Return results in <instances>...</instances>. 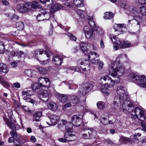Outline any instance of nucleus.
I'll use <instances>...</instances> for the list:
<instances>
[{"label": "nucleus", "instance_id": "8", "mask_svg": "<svg viewBox=\"0 0 146 146\" xmlns=\"http://www.w3.org/2000/svg\"><path fill=\"white\" fill-rule=\"evenodd\" d=\"M83 31L86 37L88 39L93 38L95 36L94 30L88 26H85L83 28Z\"/></svg>", "mask_w": 146, "mask_h": 146}, {"label": "nucleus", "instance_id": "47", "mask_svg": "<svg viewBox=\"0 0 146 146\" xmlns=\"http://www.w3.org/2000/svg\"><path fill=\"white\" fill-rule=\"evenodd\" d=\"M64 125V127H65L66 131L70 132L72 131V125L70 123V125Z\"/></svg>", "mask_w": 146, "mask_h": 146}, {"label": "nucleus", "instance_id": "60", "mask_svg": "<svg viewBox=\"0 0 146 146\" xmlns=\"http://www.w3.org/2000/svg\"><path fill=\"white\" fill-rule=\"evenodd\" d=\"M31 72V75L32 76H31V78H34L36 76V75L37 74V72L35 71L32 70Z\"/></svg>", "mask_w": 146, "mask_h": 146}, {"label": "nucleus", "instance_id": "44", "mask_svg": "<svg viewBox=\"0 0 146 146\" xmlns=\"http://www.w3.org/2000/svg\"><path fill=\"white\" fill-rule=\"evenodd\" d=\"M111 75L113 77V81L115 83H118L120 81V78L116 74H114V73L113 74V76L112 74L111 73Z\"/></svg>", "mask_w": 146, "mask_h": 146}, {"label": "nucleus", "instance_id": "24", "mask_svg": "<svg viewBox=\"0 0 146 146\" xmlns=\"http://www.w3.org/2000/svg\"><path fill=\"white\" fill-rule=\"evenodd\" d=\"M77 13L82 19H84L87 16L86 12L83 11L80 9H77Z\"/></svg>", "mask_w": 146, "mask_h": 146}, {"label": "nucleus", "instance_id": "63", "mask_svg": "<svg viewBox=\"0 0 146 146\" xmlns=\"http://www.w3.org/2000/svg\"><path fill=\"white\" fill-rule=\"evenodd\" d=\"M21 61V60L17 61V62L16 61L13 62H12L11 65V66L13 67H16L17 66V63L19 61Z\"/></svg>", "mask_w": 146, "mask_h": 146}, {"label": "nucleus", "instance_id": "22", "mask_svg": "<svg viewBox=\"0 0 146 146\" xmlns=\"http://www.w3.org/2000/svg\"><path fill=\"white\" fill-rule=\"evenodd\" d=\"M63 6L60 4H56L53 5L51 7L50 11L52 14H53L55 11L62 8Z\"/></svg>", "mask_w": 146, "mask_h": 146}, {"label": "nucleus", "instance_id": "14", "mask_svg": "<svg viewBox=\"0 0 146 146\" xmlns=\"http://www.w3.org/2000/svg\"><path fill=\"white\" fill-rule=\"evenodd\" d=\"M63 58L61 56H54L52 58V61L54 64L57 66L61 65L62 63Z\"/></svg>", "mask_w": 146, "mask_h": 146}, {"label": "nucleus", "instance_id": "31", "mask_svg": "<svg viewBox=\"0 0 146 146\" xmlns=\"http://www.w3.org/2000/svg\"><path fill=\"white\" fill-rule=\"evenodd\" d=\"M114 14L111 12H106L104 13V18L106 19H110L112 18Z\"/></svg>", "mask_w": 146, "mask_h": 146}, {"label": "nucleus", "instance_id": "10", "mask_svg": "<svg viewBox=\"0 0 146 146\" xmlns=\"http://www.w3.org/2000/svg\"><path fill=\"white\" fill-rule=\"evenodd\" d=\"M48 118L50 121L47 120L46 123L49 125H55L58 122V117L56 115L52 114L49 115Z\"/></svg>", "mask_w": 146, "mask_h": 146}, {"label": "nucleus", "instance_id": "21", "mask_svg": "<svg viewBox=\"0 0 146 146\" xmlns=\"http://www.w3.org/2000/svg\"><path fill=\"white\" fill-rule=\"evenodd\" d=\"M37 69L40 73L43 74H46L50 70V67H47L44 68L38 67H37Z\"/></svg>", "mask_w": 146, "mask_h": 146}, {"label": "nucleus", "instance_id": "5", "mask_svg": "<svg viewBox=\"0 0 146 146\" xmlns=\"http://www.w3.org/2000/svg\"><path fill=\"white\" fill-rule=\"evenodd\" d=\"M82 137L84 139L95 138L96 135V132L94 129L86 128L83 131Z\"/></svg>", "mask_w": 146, "mask_h": 146}, {"label": "nucleus", "instance_id": "11", "mask_svg": "<svg viewBox=\"0 0 146 146\" xmlns=\"http://www.w3.org/2000/svg\"><path fill=\"white\" fill-rule=\"evenodd\" d=\"M101 80H103L106 82L105 84L109 87H112L113 86L114 84V82L108 75H106L103 77L101 78Z\"/></svg>", "mask_w": 146, "mask_h": 146}, {"label": "nucleus", "instance_id": "2", "mask_svg": "<svg viewBox=\"0 0 146 146\" xmlns=\"http://www.w3.org/2000/svg\"><path fill=\"white\" fill-rule=\"evenodd\" d=\"M116 92L118 99L116 100L119 102L120 105H123L125 102V100L128 98V95L125 88L122 86H120L117 88Z\"/></svg>", "mask_w": 146, "mask_h": 146}, {"label": "nucleus", "instance_id": "33", "mask_svg": "<svg viewBox=\"0 0 146 146\" xmlns=\"http://www.w3.org/2000/svg\"><path fill=\"white\" fill-rule=\"evenodd\" d=\"M111 38L113 42L115 44H121V42L119 38L116 36H113L112 37H111Z\"/></svg>", "mask_w": 146, "mask_h": 146}, {"label": "nucleus", "instance_id": "27", "mask_svg": "<svg viewBox=\"0 0 146 146\" xmlns=\"http://www.w3.org/2000/svg\"><path fill=\"white\" fill-rule=\"evenodd\" d=\"M58 125L57 127L59 128H61L62 127H64V125H70L69 122H67L65 120L58 121Z\"/></svg>", "mask_w": 146, "mask_h": 146}, {"label": "nucleus", "instance_id": "25", "mask_svg": "<svg viewBox=\"0 0 146 146\" xmlns=\"http://www.w3.org/2000/svg\"><path fill=\"white\" fill-rule=\"evenodd\" d=\"M125 104L123 106L121 105L123 108H125L126 109L131 107H133L134 105L132 102L129 100H125Z\"/></svg>", "mask_w": 146, "mask_h": 146}, {"label": "nucleus", "instance_id": "9", "mask_svg": "<svg viewBox=\"0 0 146 146\" xmlns=\"http://www.w3.org/2000/svg\"><path fill=\"white\" fill-rule=\"evenodd\" d=\"M31 7L28 2L25 4H19L17 7V9L20 13H25L31 9Z\"/></svg>", "mask_w": 146, "mask_h": 146}, {"label": "nucleus", "instance_id": "42", "mask_svg": "<svg viewBox=\"0 0 146 146\" xmlns=\"http://www.w3.org/2000/svg\"><path fill=\"white\" fill-rule=\"evenodd\" d=\"M120 6L125 9H128L129 8V5L128 3L124 1H121L119 2Z\"/></svg>", "mask_w": 146, "mask_h": 146}, {"label": "nucleus", "instance_id": "64", "mask_svg": "<svg viewBox=\"0 0 146 146\" xmlns=\"http://www.w3.org/2000/svg\"><path fill=\"white\" fill-rule=\"evenodd\" d=\"M139 85L140 87L146 88V80H145L143 83H140Z\"/></svg>", "mask_w": 146, "mask_h": 146}, {"label": "nucleus", "instance_id": "7", "mask_svg": "<svg viewBox=\"0 0 146 146\" xmlns=\"http://www.w3.org/2000/svg\"><path fill=\"white\" fill-rule=\"evenodd\" d=\"M31 91L24 90L22 92V95L23 100L26 101V102H31L33 104V106H34L36 105V102L34 100L30 98L32 94Z\"/></svg>", "mask_w": 146, "mask_h": 146}, {"label": "nucleus", "instance_id": "16", "mask_svg": "<svg viewBox=\"0 0 146 146\" xmlns=\"http://www.w3.org/2000/svg\"><path fill=\"white\" fill-rule=\"evenodd\" d=\"M70 99L71 103L73 106H78L80 105V102L78 97L72 96L70 97Z\"/></svg>", "mask_w": 146, "mask_h": 146}, {"label": "nucleus", "instance_id": "57", "mask_svg": "<svg viewBox=\"0 0 146 146\" xmlns=\"http://www.w3.org/2000/svg\"><path fill=\"white\" fill-rule=\"evenodd\" d=\"M106 119L104 117H102L100 119V122L102 124L104 125L106 124L107 123V122H106Z\"/></svg>", "mask_w": 146, "mask_h": 146}, {"label": "nucleus", "instance_id": "36", "mask_svg": "<svg viewBox=\"0 0 146 146\" xmlns=\"http://www.w3.org/2000/svg\"><path fill=\"white\" fill-rule=\"evenodd\" d=\"M120 140V142L124 143H130L131 141L130 138L125 137H121Z\"/></svg>", "mask_w": 146, "mask_h": 146}, {"label": "nucleus", "instance_id": "49", "mask_svg": "<svg viewBox=\"0 0 146 146\" xmlns=\"http://www.w3.org/2000/svg\"><path fill=\"white\" fill-rule=\"evenodd\" d=\"M38 61H39L40 64L42 65H45L47 64L50 62V60L49 58L47 59L46 60H40L38 59Z\"/></svg>", "mask_w": 146, "mask_h": 146}, {"label": "nucleus", "instance_id": "20", "mask_svg": "<svg viewBox=\"0 0 146 146\" xmlns=\"http://www.w3.org/2000/svg\"><path fill=\"white\" fill-rule=\"evenodd\" d=\"M64 137L66 138L67 141H72L75 140V136L71 133L66 132L64 134Z\"/></svg>", "mask_w": 146, "mask_h": 146}, {"label": "nucleus", "instance_id": "37", "mask_svg": "<svg viewBox=\"0 0 146 146\" xmlns=\"http://www.w3.org/2000/svg\"><path fill=\"white\" fill-rule=\"evenodd\" d=\"M80 64L81 65H83L86 67V69L89 70L90 68V62L88 60H84L80 62Z\"/></svg>", "mask_w": 146, "mask_h": 146}, {"label": "nucleus", "instance_id": "13", "mask_svg": "<svg viewBox=\"0 0 146 146\" xmlns=\"http://www.w3.org/2000/svg\"><path fill=\"white\" fill-rule=\"evenodd\" d=\"M43 54L46 55V56L49 58L50 57V54L51 53L49 51H45L42 49H38L35 50L34 56L38 60V55L42 54Z\"/></svg>", "mask_w": 146, "mask_h": 146}, {"label": "nucleus", "instance_id": "35", "mask_svg": "<svg viewBox=\"0 0 146 146\" xmlns=\"http://www.w3.org/2000/svg\"><path fill=\"white\" fill-rule=\"evenodd\" d=\"M88 23L92 27H94L95 26V24L93 20V18L92 16H88Z\"/></svg>", "mask_w": 146, "mask_h": 146}, {"label": "nucleus", "instance_id": "12", "mask_svg": "<svg viewBox=\"0 0 146 146\" xmlns=\"http://www.w3.org/2000/svg\"><path fill=\"white\" fill-rule=\"evenodd\" d=\"M82 122L81 118L78 115H74L71 117V122L72 124L76 127H78Z\"/></svg>", "mask_w": 146, "mask_h": 146}, {"label": "nucleus", "instance_id": "3", "mask_svg": "<svg viewBox=\"0 0 146 146\" xmlns=\"http://www.w3.org/2000/svg\"><path fill=\"white\" fill-rule=\"evenodd\" d=\"M136 117L141 121V125L144 130L146 132V122L143 121L144 120H146V114H145L144 112L139 108H135L134 110Z\"/></svg>", "mask_w": 146, "mask_h": 146}, {"label": "nucleus", "instance_id": "28", "mask_svg": "<svg viewBox=\"0 0 146 146\" xmlns=\"http://www.w3.org/2000/svg\"><path fill=\"white\" fill-rule=\"evenodd\" d=\"M74 3L77 7H82L84 5L83 0H74Z\"/></svg>", "mask_w": 146, "mask_h": 146}, {"label": "nucleus", "instance_id": "34", "mask_svg": "<svg viewBox=\"0 0 146 146\" xmlns=\"http://www.w3.org/2000/svg\"><path fill=\"white\" fill-rule=\"evenodd\" d=\"M131 43L128 41H123L121 42L120 48H126L131 46Z\"/></svg>", "mask_w": 146, "mask_h": 146}, {"label": "nucleus", "instance_id": "29", "mask_svg": "<svg viewBox=\"0 0 146 146\" xmlns=\"http://www.w3.org/2000/svg\"><path fill=\"white\" fill-rule=\"evenodd\" d=\"M42 78L44 79V80L45 83V84H44V83L43 84L44 85H43L42 84H40V86H44L45 87H46L47 88L50 87V81L47 78Z\"/></svg>", "mask_w": 146, "mask_h": 146}, {"label": "nucleus", "instance_id": "61", "mask_svg": "<svg viewBox=\"0 0 146 146\" xmlns=\"http://www.w3.org/2000/svg\"><path fill=\"white\" fill-rule=\"evenodd\" d=\"M32 87L33 89V90L35 91L38 88V85L37 83H35L33 85Z\"/></svg>", "mask_w": 146, "mask_h": 146}, {"label": "nucleus", "instance_id": "15", "mask_svg": "<svg viewBox=\"0 0 146 146\" xmlns=\"http://www.w3.org/2000/svg\"><path fill=\"white\" fill-rule=\"evenodd\" d=\"M41 99L44 102H47L49 98V95L47 91L43 90L39 95Z\"/></svg>", "mask_w": 146, "mask_h": 146}, {"label": "nucleus", "instance_id": "23", "mask_svg": "<svg viewBox=\"0 0 146 146\" xmlns=\"http://www.w3.org/2000/svg\"><path fill=\"white\" fill-rule=\"evenodd\" d=\"M28 3L31 7V8L36 9L38 8L41 7V5L39 4L38 2L35 1H33L31 3L28 2Z\"/></svg>", "mask_w": 146, "mask_h": 146}, {"label": "nucleus", "instance_id": "54", "mask_svg": "<svg viewBox=\"0 0 146 146\" xmlns=\"http://www.w3.org/2000/svg\"><path fill=\"white\" fill-rule=\"evenodd\" d=\"M7 124L8 126H9L11 129H14L15 127V125L12 122L9 121V122H8V123H7Z\"/></svg>", "mask_w": 146, "mask_h": 146}, {"label": "nucleus", "instance_id": "30", "mask_svg": "<svg viewBox=\"0 0 146 146\" xmlns=\"http://www.w3.org/2000/svg\"><path fill=\"white\" fill-rule=\"evenodd\" d=\"M58 98L61 102L65 103L67 101V96L66 95L60 94L58 96Z\"/></svg>", "mask_w": 146, "mask_h": 146}, {"label": "nucleus", "instance_id": "55", "mask_svg": "<svg viewBox=\"0 0 146 146\" xmlns=\"http://www.w3.org/2000/svg\"><path fill=\"white\" fill-rule=\"evenodd\" d=\"M10 134L13 137L15 138V136H17V134L16 133V131L15 129H13L10 131Z\"/></svg>", "mask_w": 146, "mask_h": 146}, {"label": "nucleus", "instance_id": "50", "mask_svg": "<svg viewBox=\"0 0 146 146\" xmlns=\"http://www.w3.org/2000/svg\"><path fill=\"white\" fill-rule=\"evenodd\" d=\"M80 46L81 49L82 50L83 52H84L86 51V44L85 43L83 42H81L80 44Z\"/></svg>", "mask_w": 146, "mask_h": 146}, {"label": "nucleus", "instance_id": "40", "mask_svg": "<svg viewBox=\"0 0 146 146\" xmlns=\"http://www.w3.org/2000/svg\"><path fill=\"white\" fill-rule=\"evenodd\" d=\"M105 103L102 101L99 102L97 104V108L100 110L103 109L105 107Z\"/></svg>", "mask_w": 146, "mask_h": 146}, {"label": "nucleus", "instance_id": "39", "mask_svg": "<svg viewBox=\"0 0 146 146\" xmlns=\"http://www.w3.org/2000/svg\"><path fill=\"white\" fill-rule=\"evenodd\" d=\"M109 87L105 83L100 88L101 91L104 93L108 94V88Z\"/></svg>", "mask_w": 146, "mask_h": 146}, {"label": "nucleus", "instance_id": "62", "mask_svg": "<svg viewBox=\"0 0 146 146\" xmlns=\"http://www.w3.org/2000/svg\"><path fill=\"white\" fill-rule=\"evenodd\" d=\"M17 55L19 56L20 57L24 56L25 55L23 52L22 51H19L17 52Z\"/></svg>", "mask_w": 146, "mask_h": 146}, {"label": "nucleus", "instance_id": "46", "mask_svg": "<svg viewBox=\"0 0 146 146\" xmlns=\"http://www.w3.org/2000/svg\"><path fill=\"white\" fill-rule=\"evenodd\" d=\"M16 26L18 29L19 30H23L24 27V23L21 22H17L16 23Z\"/></svg>", "mask_w": 146, "mask_h": 146}, {"label": "nucleus", "instance_id": "58", "mask_svg": "<svg viewBox=\"0 0 146 146\" xmlns=\"http://www.w3.org/2000/svg\"><path fill=\"white\" fill-rule=\"evenodd\" d=\"M31 70H27L25 71V74L31 77L32 76L31 75Z\"/></svg>", "mask_w": 146, "mask_h": 146}, {"label": "nucleus", "instance_id": "17", "mask_svg": "<svg viewBox=\"0 0 146 146\" xmlns=\"http://www.w3.org/2000/svg\"><path fill=\"white\" fill-rule=\"evenodd\" d=\"M124 24H115L113 26V29L115 31H118L121 33H123L125 29V27L124 26Z\"/></svg>", "mask_w": 146, "mask_h": 146}, {"label": "nucleus", "instance_id": "26", "mask_svg": "<svg viewBox=\"0 0 146 146\" xmlns=\"http://www.w3.org/2000/svg\"><path fill=\"white\" fill-rule=\"evenodd\" d=\"M48 106L49 109L54 111H56L58 108L56 104L52 102H49Z\"/></svg>", "mask_w": 146, "mask_h": 146}, {"label": "nucleus", "instance_id": "43", "mask_svg": "<svg viewBox=\"0 0 146 146\" xmlns=\"http://www.w3.org/2000/svg\"><path fill=\"white\" fill-rule=\"evenodd\" d=\"M44 14V13H43V11L40 12L38 14L37 17V19L38 21H41L45 20Z\"/></svg>", "mask_w": 146, "mask_h": 146}, {"label": "nucleus", "instance_id": "32", "mask_svg": "<svg viewBox=\"0 0 146 146\" xmlns=\"http://www.w3.org/2000/svg\"><path fill=\"white\" fill-rule=\"evenodd\" d=\"M42 116V113L40 111L36 112L33 114V117L36 121H39Z\"/></svg>", "mask_w": 146, "mask_h": 146}, {"label": "nucleus", "instance_id": "6", "mask_svg": "<svg viewBox=\"0 0 146 146\" xmlns=\"http://www.w3.org/2000/svg\"><path fill=\"white\" fill-rule=\"evenodd\" d=\"M94 84L93 82L89 81L87 83H84L80 86V92L82 93V95L86 94L89 90L92 88Z\"/></svg>", "mask_w": 146, "mask_h": 146}, {"label": "nucleus", "instance_id": "53", "mask_svg": "<svg viewBox=\"0 0 146 146\" xmlns=\"http://www.w3.org/2000/svg\"><path fill=\"white\" fill-rule=\"evenodd\" d=\"M66 35L69 37L70 39L73 40L75 41H76V38L72 34L70 33H68Z\"/></svg>", "mask_w": 146, "mask_h": 146}, {"label": "nucleus", "instance_id": "56", "mask_svg": "<svg viewBox=\"0 0 146 146\" xmlns=\"http://www.w3.org/2000/svg\"><path fill=\"white\" fill-rule=\"evenodd\" d=\"M117 102H118L117 101L115 100L113 104V106L115 109H116L119 107L118 103Z\"/></svg>", "mask_w": 146, "mask_h": 146}, {"label": "nucleus", "instance_id": "19", "mask_svg": "<svg viewBox=\"0 0 146 146\" xmlns=\"http://www.w3.org/2000/svg\"><path fill=\"white\" fill-rule=\"evenodd\" d=\"M67 70L69 69L71 70L76 71L82 73L84 72L86 70V68H83L82 67H77L76 66H72L68 67L67 68Z\"/></svg>", "mask_w": 146, "mask_h": 146}, {"label": "nucleus", "instance_id": "38", "mask_svg": "<svg viewBox=\"0 0 146 146\" xmlns=\"http://www.w3.org/2000/svg\"><path fill=\"white\" fill-rule=\"evenodd\" d=\"M7 66L3 63L0 64V71L2 73H6L7 71Z\"/></svg>", "mask_w": 146, "mask_h": 146}, {"label": "nucleus", "instance_id": "1", "mask_svg": "<svg viewBox=\"0 0 146 146\" xmlns=\"http://www.w3.org/2000/svg\"><path fill=\"white\" fill-rule=\"evenodd\" d=\"M127 56L125 54H119L116 58L115 62L111 61V64L109 66V70L113 76V74H116L119 76L122 75L124 72L125 68L121 64L123 59L127 58Z\"/></svg>", "mask_w": 146, "mask_h": 146}, {"label": "nucleus", "instance_id": "48", "mask_svg": "<svg viewBox=\"0 0 146 146\" xmlns=\"http://www.w3.org/2000/svg\"><path fill=\"white\" fill-rule=\"evenodd\" d=\"M140 11L141 15L143 16L146 15V7L141 6L140 7Z\"/></svg>", "mask_w": 146, "mask_h": 146}, {"label": "nucleus", "instance_id": "18", "mask_svg": "<svg viewBox=\"0 0 146 146\" xmlns=\"http://www.w3.org/2000/svg\"><path fill=\"white\" fill-rule=\"evenodd\" d=\"M129 10L130 11V15L129 16V18H131V16H132L133 18L137 17L139 16V13L137 9L135 7H132L129 8Z\"/></svg>", "mask_w": 146, "mask_h": 146}, {"label": "nucleus", "instance_id": "59", "mask_svg": "<svg viewBox=\"0 0 146 146\" xmlns=\"http://www.w3.org/2000/svg\"><path fill=\"white\" fill-rule=\"evenodd\" d=\"M53 1L52 0H46V3L45 4H46V5H50L53 4Z\"/></svg>", "mask_w": 146, "mask_h": 146}, {"label": "nucleus", "instance_id": "45", "mask_svg": "<svg viewBox=\"0 0 146 146\" xmlns=\"http://www.w3.org/2000/svg\"><path fill=\"white\" fill-rule=\"evenodd\" d=\"M138 75H137L134 73L131 74L129 75V77L131 79V80L134 82H136L137 80L136 77L138 76Z\"/></svg>", "mask_w": 146, "mask_h": 146}, {"label": "nucleus", "instance_id": "41", "mask_svg": "<svg viewBox=\"0 0 146 146\" xmlns=\"http://www.w3.org/2000/svg\"><path fill=\"white\" fill-rule=\"evenodd\" d=\"M137 80L136 82H138L139 81L140 83L144 82L145 80H146V78L144 75L139 76L138 75V76L136 77Z\"/></svg>", "mask_w": 146, "mask_h": 146}, {"label": "nucleus", "instance_id": "52", "mask_svg": "<svg viewBox=\"0 0 146 146\" xmlns=\"http://www.w3.org/2000/svg\"><path fill=\"white\" fill-rule=\"evenodd\" d=\"M94 30V31L95 30L96 32L98 34H101L103 33L102 30L99 27H96Z\"/></svg>", "mask_w": 146, "mask_h": 146}, {"label": "nucleus", "instance_id": "51", "mask_svg": "<svg viewBox=\"0 0 146 146\" xmlns=\"http://www.w3.org/2000/svg\"><path fill=\"white\" fill-rule=\"evenodd\" d=\"M43 13H44V19L45 20H48L50 17V15L48 13H46V12L44 11H43Z\"/></svg>", "mask_w": 146, "mask_h": 146}, {"label": "nucleus", "instance_id": "4", "mask_svg": "<svg viewBox=\"0 0 146 146\" xmlns=\"http://www.w3.org/2000/svg\"><path fill=\"white\" fill-rule=\"evenodd\" d=\"M94 56L98 57L99 56V55L96 52H91L89 54L88 57L91 62L93 64L97 65L99 64L98 69L101 70L103 67L104 63L99 60H96L94 58Z\"/></svg>", "mask_w": 146, "mask_h": 146}]
</instances>
